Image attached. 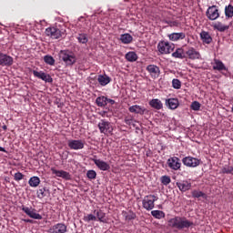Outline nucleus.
Segmentation results:
<instances>
[{"label":"nucleus","instance_id":"obj_1","mask_svg":"<svg viewBox=\"0 0 233 233\" xmlns=\"http://www.w3.org/2000/svg\"><path fill=\"white\" fill-rule=\"evenodd\" d=\"M167 225L170 228H177V230H185V228H190L194 227V222L188 220L185 217L176 216L167 220Z\"/></svg>","mask_w":233,"mask_h":233},{"label":"nucleus","instance_id":"obj_2","mask_svg":"<svg viewBox=\"0 0 233 233\" xmlns=\"http://www.w3.org/2000/svg\"><path fill=\"white\" fill-rule=\"evenodd\" d=\"M59 59L65 63L66 66H74L77 63L76 53L70 50H61L58 54Z\"/></svg>","mask_w":233,"mask_h":233},{"label":"nucleus","instance_id":"obj_3","mask_svg":"<svg viewBox=\"0 0 233 233\" xmlns=\"http://www.w3.org/2000/svg\"><path fill=\"white\" fill-rule=\"evenodd\" d=\"M46 35L51 37V39H59L65 35V31L57 27H47L46 29Z\"/></svg>","mask_w":233,"mask_h":233},{"label":"nucleus","instance_id":"obj_4","mask_svg":"<svg viewBox=\"0 0 233 233\" xmlns=\"http://www.w3.org/2000/svg\"><path fill=\"white\" fill-rule=\"evenodd\" d=\"M182 163L188 168H196V167H199V165H201V159L188 156L182 158Z\"/></svg>","mask_w":233,"mask_h":233},{"label":"nucleus","instance_id":"obj_5","mask_svg":"<svg viewBox=\"0 0 233 233\" xmlns=\"http://www.w3.org/2000/svg\"><path fill=\"white\" fill-rule=\"evenodd\" d=\"M167 166L170 170L177 172V170H181V159L177 157H171L167 160Z\"/></svg>","mask_w":233,"mask_h":233},{"label":"nucleus","instance_id":"obj_6","mask_svg":"<svg viewBox=\"0 0 233 233\" xmlns=\"http://www.w3.org/2000/svg\"><path fill=\"white\" fill-rule=\"evenodd\" d=\"M97 127L100 130V134H112V131L114 130V128H112V124L105 119L100 120Z\"/></svg>","mask_w":233,"mask_h":233},{"label":"nucleus","instance_id":"obj_7","mask_svg":"<svg viewBox=\"0 0 233 233\" xmlns=\"http://www.w3.org/2000/svg\"><path fill=\"white\" fill-rule=\"evenodd\" d=\"M157 50L159 54H170L174 51V46L166 41H161L157 44Z\"/></svg>","mask_w":233,"mask_h":233},{"label":"nucleus","instance_id":"obj_8","mask_svg":"<svg viewBox=\"0 0 233 233\" xmlns=\"http://www.w3.org/2000/svg\"><path fill=\"white\" fill-rule=\"evenodd\" d=\"M67 146L71 150H83L85 148V140L81 139H69Z\"/></svg>","mask_w":233,"mask_h":233},{"label":"nucleus","instance_id":"obj_9","mask_svg":"<svg viewBox=\"0 0 233 233\" xmlns=\"http://www.w3.org/2000/svg\"><path fill=\"white\" fill-rule=\"evenodd\" d=\"M21 210L32 219H43V216H41V214L39 213H35V208H33L32 207L28 208L25 206H22Z\"/></svg>","mask_w":233,"mask_h":233},{"label":"nucleus","instance_id":"obj_10","mask_svg":"<svg viewBox=\"0 0 233 233\" xmlns=\"http://www.w3.org/2000/svg\"><path fill=\"white\" fill-rule=\"evenodd\" d=\"M208 19L216 21L219 17V9L216 5L209 6L206 12Z\"/></svg>","mask_w":233,"mask_h":233},{"label":"nucleus","instance_id":"obj_11","mask_svg":"<svg viewBox=\"0 0 233 233\" xmlns=\"http://www.w3.org/2000/svg\"><path fill=\"white\" fill-rule=\"evenodd\" d=\"M14 65V57L0 52V66H12Z\"/></svg>","mask_w":233,"mask_h":233},{"label":"nucleus","instance_id":"obj_12","mask_svg":"<svg viewBox=\"0 0 233 233\" xmlns=\"http://www.w3.org/2000/svg\"><path fill=\"white\" fill-rule=\"evenodd\" d=\"M49 233H66L68 232V227L65 223H57L52 226L48 229Z\"/></svg>","mask_w":233,"mask_h":233},{"label":"nucleus","instance_id":"obj_13","mask_svg":"<svg viewBox=\"0 0 233 233\" xmlns=\"http://www.w3.org/2000/svg\"><path fill=\"white\" fill-rule=\"evenodd\" d=\"M185 56L187 59H191L192 61H195V59H201V54L194 47H187Z\"/></svg>","mask_w":233,"mask_h":233},{"label":"nucleus","instance_id":"obj_14","mask_svg":"<svg viewBox=\"0 0 233 233\" xmlns=\"http://www.w3.org/2000/svg\"><path fill=\"white\" fill-rule=\"evenodd\" d=\"M146 70L148 72L152 79H157V77H159V75L161 74L159 66L156 65H148Z\"/></svg>","mask_w":233,"mask_h":233},{"label":"nucleus","instance_id":"obj_15","mask_svg":"<svg viewBox=\"0 0 233 233\" xmlns=\"http://www.w3.org/2000/svg\"><path fill=\"white\" fill-rule=\"evenodd\" d=\"M52 174L56 176V177H62V179H66V181H70L72 179V175L65 170H57L54 167L51 168Z\"/></svg>","mask_w":233,"mask_h":233},{"label":"nucleus","instance_id":"obj_16","mask_svg":"<svg viewBox=\"0 0 233 233\" xmlns=\"http://www.w3.org/2000/svg\"><path fill=\"white\" fill-rule=\"evenodd\" d=\"M52 174L56 176V177H62V179H66V181H70L72 179V175L65 170H57L54 167L51 168Z\"/></svg>","mask_w":233,"mask_h":233},{"label":"nucleus","instance_id":"obj_17","mask_svg":"<svg viewBox=\"0 0 233 233\" xmlns=\"http://www.w3.org/2000/svg\"><path fill=\"white\" fill-rule=\"evenodd\" d=\"M33 76L35 77H37L38 79H42V81H45L46 83H52L54 80L52 79V76L50 75H46V73L43 71H36L33 70Z\"/></svg>","mask_w":233,"mask_h":233},{"label":"nucleus","instance_id":"obj_18","mask_svg":"<svg viewBox=\"0 0 233 233\" xmlns=\"http://www.w3.org/2000/svg\"><path fill=\"white\" fill-rule=\"evenodd\" d=\"M91 161H93L96 165V167H97V168L99 170H102L103 172H106V170H108L110 168V164H108L106 161H103L101 159H97L96 157L91 158Z\"/></svg>","mask_w":233,"mask_h":233},{"label":"nucleus","instance_id":"obj_19","mask_svg":"<svg viewBox=\"0 0 233 233\" xmlns=\"http://www.w3.org/2000/svg\"><path fill=\"white\" fill-rule=\"evenodd\" d=\"M152 196H145L144 199L142 200V206L146 210H153L155 204L154 200H152Z\"/></svg>","mask_w":233,"mask_h":233},{"label":"nucleus","instance_id":"obj_20","mask_svg":"<svg viewBox=\"0 0 233 233\" xmlns=\"http://www.w3.org/2000/svg\"><path fill=\"white\" fill-rule=\"evenodd\" d=\"M177 187L180 192H187V190H190V188H192V183L188 182V180H182L180 182H177Z\"/></svg>","mask_w":233,"mask_h":233},{"label":"nucleus","instance_id":"obj_21","mask_svg":"<svg viewBox=\"0 0 233 233\" xmlns=\"http://www.w3.org/2000/svg\"><path fill=\"white\" fill-rule=\"evenodd\" d=\"M128 111L131 114H139L140 116H143L145 112H147V108L145 106H141L139 105L131 106L128 108Z\"/></svg>","mask_w":233,"mask_h":233},{"label":"nucleus","instance_id":"obj_22","mask_svg":"<svg viewBox=\"0 0 233 233\" xmlns=\"http://www.w3.org/2000/svg\"><path fill=\"white\" fill-rule=\"evenodd\" d=\"M96 81L99 83L100 86H106V85L112 81V78H110V76L107 75H99L96 77Z\"/></svg>","mask_w":233,"mask_h":233},{"label":"nucleus","instance_id":"obj_23","mask_svg":"<svg viewBox=\"0 0 233 233\" xmlns=\"http://www.w3.org/2000/svg\"><path fill=\"white\" fill-rule=\"evenodd\" d=\"M166 106H167L170 110H176L179 106V100L177 98H167L166 99Z\"/></svg>","mask_w":233,"mask_h":233},{"label":"nucleus","instance_id":"obj_24","mask_svg":"<svg viewBox=\"0 0 233 233\" xmlns=\"http://www.w3.org/2000/svg\"><path fill=\"white\" fill-rule=\"evenodd\" d=\"M94 214H96V221L100 223H106V213L103 212V210L95 209Z\"/></svg>","mask_w":233,"mask_h":233},{"label":"nucleus","instance_id":"obj_25","mask_svg":"<svg viewBox=\"0 0 233 233\" xmlns=\"http://www.w3.org/2000/svg\"><path fill=\"white\" fill-rule=\"evenodd\" d=\"M187 37V35L183 32L181 33H172L168 35L169 41H181Z\"/></svg>","mask_w":233,"mask_h":233},{"label":"nucleus","instance_id":"obj_26","mask_svg":"<svg viewBox=\"0 0 233 233\" xmlns=\"http://www.w3.org/2000/svg\"><path fill=\"white\" fill-rule=\"evenodd\" d=\"M149 106L151 108H155V110H161V108H163V103L157 98L151 99L149 101Z\"/></svg>","mask_w":233,"mask_h":233},{"label":"nucleus","instance_id":"obj_27","mask_svg":"<svg viewBox=\"0 0 233 233\" xmlns=\"http://www.w3.org/2000/svg\"><path fill=\"white\" fill-rule=\"evenodd\" d=\"M200 38L202 42L205 43L206 45H210V43H212V36L207 31H202L200 33Z\"/></svg>","mask_w":233,"mask_h":233},{"label":"nucleus","instance_id":"obj_28","mask_svg":"<svg viewBox=\"0 0 233 233\" xmlns=\"http://www.w3.org/2000/svg\"><path fill=\"white\" fill-rule=\"evenodd\" d=\"M120 41L124 45H130V43H132V41H134V37H132V35L130 34L127 33V34L120 35Z\"/></svg>","mask_w":233,"mask_h":233},{"label":"nucleus","instance_id":"obj_29","mask_svg":"<svg viewBox=\"0 0 233 233\" xmlns=\"http://www.w3.org/2000/svg\"><path fill=\"white\" fill-rule=\"evenodd\" d=\"M191 196H192V198H195L196 199H199V198H202V199H207V198H208L207 193H203L202 191H199L198 189H194L191 192Z\"/></svg>","mask_w":233,"mask_h":233},{"label":"nucleus","instance_id":"obj_30","mask_svg":"<svg viewBox=\"0 0 233 233\" xmlns=\"http://www.w3.org/2000/svg\"><path fill=\"white\" fill-rule=\"evenodd\" d=\"M215 64L213 66V70H218V72H221L222 70H227V66H225V64L221 62V60L215 59Z\"/></svg>","mask_w":233,"mask_h":233},{"label":"nucleus","instance_id":"obj_31","mask_svg":"<svg viewBox=\"0 0 233 233\" xmlns=\"http://www.w3.org/2000/svg\"><path fill=\"white\" fill-rule=\"evenodd\" d=\"M76 39L81 45H86V43H88V35L85 33H80L78 34Z\"/></svg>","mask_w":233,"mask_h":233},{"label":"nucleus","instance_id":"obj_32","mask_svg":"<svg viewBox=\"0 0 233 233\" xmlns=\"http://www.w3.org/2000/svg\"><path fill=\"white\" fill-rule=\"evenodd\" d=\"M172 57L177 59H185L186 56L183 48H177L174 53H172Z\"/></svg>","mask_w":233,"mask_h":233},{"label":"nucleus","instance_id":"obj_33","mask_svg":"<svg viewBox=\"0 0 233 233\" xmlns=\"http://www.w3.org/2000/svg\"><path fill=\"white\" fill-rule=\"evenodd\" d=\"M106 101H108V98L105 96H98L96 99V103L97 106H100V107L106 106Z\"/></svg>","mask_w":233,"mask_h":233},{"label":"nucleus","instance_id":"obj_34","mask_svg":"<svg viewBox=\"0 0 233 233\" xmlns=\"http://www.w3.org/2000/svg\"><path fill=\"white\" fill-rule=\"evenodd\" d=\"M126 59L127 61H129V63H134L137 61V54L136 52H128L126 54Z\"/></svg>","mask_w":233,"mask_h":233},{"label":"nucleus","instance_id":"obj_35","mask_svg":"<svg viewBox=\"0 0 233 233\" xmlns=\"http://www.w3.org/2000/svg\"><path fill=\"white\" fill-rule=\"evenodd\" d=\"M225 15H226L227 19H231V17L233 16V5H226Z\"/></svg>","mask_w":233,"mask_h":233},{"label":"nucleus","instance_id":"obj_36","mask_svg":"<svg viewBox=\"0 0 233 233\" xmlns=\"http://www.w3.org/2000/svg\"><path fill=\"white\" fill-rule=\"evenodd\" d=\"M44 62L50 66H54V65H56V59H54V56L50 55H46L44 56Z\"/></svg>","mask_w":233,"mask_h":233},{"label":"nucleus","instance_id":"obj_37","mask_svg":"<svg viewBox=\"0 0 233 233\" xmlns=\"http://www.w3.org/2000/svg\"><path fill=\"white\" fill-rule=\"evenodd\" d=\"M40 183H41V179L38 177H32L29 179L30 187H39Z\"/></svg>","mask_w":233,"mask_h":233},{"label":"nucleus","instance_id":"obj_38","mask_svg":"<svg viewBox=\"0 0 233 233\" xmlns=\"http://www.w3.org/2000/svg\"><path fill=\"white\" fill-rule=\"evenodd\" d=\"M151 215L153 218H156V219H163V218H165V212L161 210H153L151 211Z\"/></svg>","mask_w":233,"mask_h":233},{"label":"nucleus","instance_id":"obj_39","mask_svg":"<svg viewBox=\"0 0 233 233\" xmlns=\"http://www.w3.org/2000/svg\"><path fill=\"white\" fill-rule=\"evenodd\" d=\"M221 174H230L231 176H233V167L230 165H225L222 168H221Z\"/></svg>","mask_w":233,"mask_h":233},{"label":"nucleus","instance_id":"obj_40","mask_svg":"<svg viewBox=\"0 0 233 233\" xmlns=\"http://www.w3.org/2000/svg\"><path fill=\"white\" fill-rule=\"evenodd\" d=\"M36 196H37L38 199H43V198H46V188L42 187V188L38 189L36 192Z\"/></svg>","mask_w":233,"mask_h":233},{"label":"nucleus","instance_id":"obj_41","mask_svg":"<svg viewBox=\"0 0 233 233\" xmlns=\"http://www.w3.org/2000/svg\"><path fill=\"white\" fill-rule=\"evenodd\" d=\"M83 219L86 221V223H90V221H97V217L93 214H88L85 216Z\"/></svg>","mask_w":233,"mask_h":233},{"label":"nucleus","instance_id":"obj_42","mask_svg":"<svg viewBox=\"0 0 233 233\" xmlns=\"http://www.w3.org/2000/svg\"><path fill=\"white\" fill-rule=\"evenodd\" d=\"M160 181H161L162 185H165V187H167V185H170L172 179L168 176H162L160 177Z\"/></svg>","mask_w":233,"mask_h":233},{"label":"nucleus","instance_id":"obj_43","mask_svg":"<svg viewBox=\"0 0 233 233\" xmlns=\"http://www.w3.org/2000/svg\"><path fill=\"white\" fill-rule=\"evenodd\" d=\"M215 28L218 30V32H225V30H228V26L224 25L219 22L215 25Z\"/></svg>","mask_w":233,"mask_h":233},{"label":"nucleus","instance_id":"obj_44","mask_svg":"<svg viewBox=\"0 0 233 233\" xmlns=\"http://www.w3.org/2000/svg\"><path fill=\"white\" fill-rule=\"evenodd\" d=\"M172 86L176 90H179V88H181V81L177 78L173 79L172 80Z\"/></svg>","mask_w":233,"mask_h":233},{"label":"nucleus","instance_id":"obj_45","mask_svg":"<svg viewBox=\"0 0 233 233\" xmlns=\"http://www.w3.org/2000/svg\"><path fill=\"white\" fill-rule=\"evenodd\" d=\"M190 108H191V110L198 112L201 108V104L198 101H194V102H192Z\"/></svg>","mask_w":233,"mask_h":233},{"label":"nucleus","instance_id":"obj_46","mask_svg":"<svg viewBox=\"0 0 233 233\" xmlns=\"http://www.w3.org/2000/svg\"><path fill=\"white\" fill-rule=\"evenodd\" d=\"M88 179H96L97 177V173L95 170H88L86 173Z\"/></svg>","mask_w":233,"mask_h":233},{"label":"nucleus","instance_id":"obj_47","mask_svg":"<svg viewBox=\"0 0 233 233\" xmlns=\"http://www.w3.org/2000/svg\"><path fill=\"white\" fill-rule=\"evenodd\" d=\"M23 177H25V175H23V173H21V172H17L14 176L15 181H21V179H23Z\"/></svg>","mask_w":233,"mask_h":233},{"label":"nucleus","instance_id":"obj_48","mask_svg":"<svg viewBox=\"0 0 233 233\" xmlns=\"http://www.w3.org/2000/svg\"><path fill=\"white\" fill-rule=\"evenodd\" d=\"M167 25H169L170 26H179V22H177V21H169V22H167Z\"/></svg>","mask_w":233,"mask_h":233},{"label":"nucleus","instance_id":"obj_49","mask_svg":"<svg viewBox=\"0 0 233 233\" xmlns=\"http://www.w3.org/2000/svg\"><path fill=\"white\" fill-rule=\"evenodd\" d=\"M126 219H128V221H132V219H136V214H130L126 217Z\"/></svg>","mask_w":233,"mask_h":233},{"label":"nucleus","instance_id":"obj_50","mask_svg":"<svg viewBox=\"0 0 233 233\" xmlns=\"http://www.w3.org/2000/svg\"><path fill=\"white\" fill-rule=\"evenodd\" d=\"M132 121L133 119L132 118H128V117H126L124 122L126 123V125H128L130 127V125H132Z\"/></svg>","mask_w":233,"mask_h":233},{"label":"nucleus","instance_id":"obj_51","mask_svg":"<svg viewBox=\"0 0 233 233\" xmlns=\"http://www.w3.org/2000/svg\"><path fill=\"white\" fill-rule=\"evenodd\" d=\"M147 196H151L150 199H151V201H154V203H156V201H157V199H159V198H157V196H156V195H147Z\"/></svg>","mask_w":233,"mask_h":233},{"label":"nucleus","instance_id":"obj_52","mask_svg":"<svg viewBox=\"0 0 233 233\" xmlns=\"http://www.w3.org/2000/svg\"><path fill=\"white\" fill-rule=\"evenodd\" d=\"M108 103H109L110 105H116V101L113 100V99H110V98H107V100H106V105H108Z\"/></svg>","mask_w":233,"mask_h":233},{"label":"nucleus","instance_id":"obj_53","mask_svg":"<svg viewBox=\"0 0 233 233\" xmlns=\"http://www.w3.org/2000/svg\"><path fill=\"white\" fill-rule=\"evenodd\" d=\"M25 223H34V220L30 218L24 219Z\"/></svg>","mask_w":233,"mask_h":233},{"label":"nucleus","instance_id":"obj_54","mask_svg":"<svg viewBox=\"0 0 233 233\" xmlns=\"http://www.w3.org/2000/svg\"><path fill=\"white\" fill-rule=\"evenodd\" d=\"M0 152H6V149H5V147H0Z\"/></svg>","mask_w":233,"mask_h":233},{"label":"nucleus","instance_id":"obj_55","mask_svg":"<svg viewBox=\"0 0 233 233\" xmlns=\"http://www.w3.org/2000/svg\"><path fill=\"white\" fill-rule=\"evenodd\" d=\"M2 128H3V130H7L8 127H6V125H4V126L2 127Z\"/></svg>","mask_w":233,"mask_h":233},{"label":"nucleus","instance_id":"obj_56","mask_svg":"<svg viewBox=\"0 0 233 233\" xmlns=\"http://www.w3.org/2000/svg\"><path fill=\"white\" fill-rule=\"evenodd\" d=\"M67 157H68V154H66V155L65 156V159H67Z\"/></svg>","mask_w":233,"mask_h":233},{"label":"nucleus","instance_id":"obj_57","mask_svg":"<svg viewBox=\"0 0 233 233\" xmlns=\"http://www.w3.org/2000/svg\"><path fill=\"white\" fill-rule=\"evenodd\" d=\"M105 114H106V112H104V115H102V116H103V117H105Z\"/></svg>","mask_w":233,"mask_h":233}]
</instances>
